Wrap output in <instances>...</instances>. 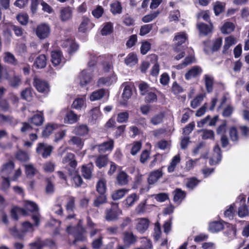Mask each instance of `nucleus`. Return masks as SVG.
<instances>
[{
	"label": "nucleus",
	"mask_w": 249,
	"mask_h": 249,
	"mask_svg": "<svg viewBox=\"0 0 249 249\" xmlns=\"http://www.w3.org/2000/svg\"><path fill=\"white\" fill-rule=\"evenodd\" d=\"M235 205L234 203L231 204L229 208L227 209L224 212V215L225 217L229 218L230 219H233L235 210Z\"/></svg>",
	"instance_id": "nucleus-43"
},
{
	"label": "nucleus",
	"mask_w": 249,
	"mask_h": 249,
	"mask_svg": "<svg viewBox=\"0 0 249 249\" xmlns=\"http://www.w3.org/2000/svg\"><path fill=\"white\" fill-rule=\"evenodd\" d=\"M96 191L98 194H106L107 191V181L104 178H100L96 185Z\"/></svg>",
	"instance_id": "nucleus-20"
},
{
	"label": "nucleus",
	"mask_w": 249,
	"mask_h": 249,
	"mask_svg": "<svg viewBox=\"0 0 249 249\" xmlns=\"http://www.w3.org/2000/svg\"><path fill=\"white\" fill-rule=\"evenodd\" d=\"M86 231L85 229H82V230H73V236L74 239L72 242V244L75 245L78 241H84L86 238L84 235Z\"/></svg>",
	"instance_id": "nucleus-23"
},
{
	"label": "nucleus",
	"mask_w": 249,
	"mask_h": 249,
	"mask_svg": "<svg viewBox=\"0 0 249 249\" xmlns=\"http://www.w3.org/2000/svg\"><path fill=\"white\" fill-rule=\"evenodd\" d=\"M108 157L107 155H100L95 160L96 166L99 169L107 166L108 163Z\"/></svg>",
	"instance_id": "nucleus-21"
},
{
	"label": "nucleus",
	"mask_w": 249,
	"mask_h": 249,
	"mask_svg": "<svg viewBox=\"0 0 249 249\" xmlns=\"http://www.w3.org/2000/svg\"><path fill=\"white\" fill-rule=\"evenodd\" d=\"M200 181L195 177H192L189 179L186 183L188 188L191 190L194 189L199 183Z\"/></svg>",
	"instance_id": "nucleus-56"
},
{
	"label": "nucleus",
	"mask_w": 249,
	"mask_h": 249,
	"mask_svg": "<svg viewBox=\"0 0 249 249\" xmlns=\"http://www.w3.org/2000/svg\"><path fill=\"white\" fill-rule=\"evenodd\" d=\"M229 136L231 140L233 142H237L239 140L238 130L235 126H232L229 130Z\"/></svg>",
	"instance_id": "nucleus-47"
},
{
	"label": "nucleus",
	"mask_w": 249,
	"mask_h": 249,
	"mask_svg": "<svg viewBox=\"0 0 249 249\" xmlns=\"http://www.w3.org/2000/svg\"><path fill=\"white\" fill-rule=\"evenodd\" d=\"M129 118V114L127 112H122L118 114L117 121L119 123L126 122Z\"/></svg>",
	"instance_id": "nucleus-59"
},
{
	"label": "nucleus",
	"mask_w": 249,
	"mask_h": 249,
	"mask_svg": "<svg viewBox=\"0 0 249 249\" xmlns=\"http://www.w3.org/2000/svg\"><path fill=\"white\" fill-rule=\"evenodd\" d=\"M114 142L112 139H109L108 141L96 145L98 147V152L101 154L105 153L107 152H111L114 148Z\"/></svg>",
	"instance_id": "nucleus-8"
},
{
	"label": "nucleus",
	"mask_w": 249,
	"mask_h": 249,
	"mask_svg": "<svg viewBox=\"0 0 249 249\" xmlns=\"http://www.w3.org/2000/svg\"><path fill=\"white\" fill-rule=\"evenodd\" d=\"M223 228L224 225L220 221H214L210 222L209 224V230L213 233L220 231L223 230Z\"/></svg>",
	"instance_id": "nucleus-29"
},
{
	"label": "nucleus",
	"mask_w": 249,
	"mask_h": 249,
	"mask_svg": "<svg viewBox=\"0 0 249 249\" xmlns=\"http://www.w3.org/2000/svg\"><path fill=\"white\" fill-rule=\"evenodd\" d=\"M93 169L94 165L91 162L83 165L81 166V173L83 177L86 179H90L92 178Z\"/></svg>",
	"instance_id": "nucleus-10"
},
{
	"label": "nucleus",
	"mask_w": 249,
	"mask_h": 249,
	"mask_svg": "<svg viewBox=\"0 0 249 249\" xmlns=\"http://www.w3.org/2000/svg\"><path fill=\"white\" fill-rule=\"evenodd\" d=\"M146 200L140 203L135 208V212L137 214H142L145 212Z\"/></svg>",
	"instance_id": "nucleus-57"
},
{
	"label": "nucleus",
	"mask_w": 249,
	"mask_h": 249,
	"mask_svg": "<svg viewBox=\"0 0 249 249\" xmlns=\"http://www.w3.org/2000/svg\"><path fill=\"white\" fill-rule=\"evenodd\" d=\"M113 32V24L111 22H106L101 31L102 36H107L112 34Z\"/></svg>",
	"instance_id": "nucleus-35"
},
{
	"label": "nucleus",
	"mask_w": 249,
	"mask_h": 249,
	"mask_svg": "<svg viewBox=\"0 0 249 249\" xmlns=\"http://www.w3.org/2000/svg\"><path fill=\"white\" fill-rule=\"evenodd\" d=\"M16 157L18 160L21 162H26L29 159L28 154L24 151L18 152L16 154Z\"/></svg>",
	"instance_id": "nucleus-64"
},
{
	"label": "nucleus",
	"mask_w": 249,
	"mask_h": 249,
	"mask_svg": "<svg viewBox=\"0 0 249 249\" xmlns=\"http://www.w3.org/2000/svg\"><path fill=\"white\" fill-rule=\"evenodd\" d=\"M51 57V62L54 67L59 66L62 67L66 63V59L63 56L62 52L60 50L52 51Z\"/></svg>",
	"instance_id": "nucleus-3"
},
{
	"label": "nucleus",
	"mask_w": 249,
	"mask_h": 249,
	"mask_svg": "<svg viewBox=\"0 0 249 249\" xmlns=\"http://www.w3.org/2000/svg\"><path fill=\"white\" fill-rule=\"evenodd\" d=\"M209 23V24H207L203 22H201L197 24V28L200 35L206 36L213 32V24L212 22Z\"/></svg>",
	"instance_id": "nucleus-9"
},
{
	"label": "nucleus",
	"mask_w": 249,
	"mask_h": 249,
	"mask_svg": "<svg viewBox=\"0 0 249 249\" xmlns=\"http://www.w3.org/2000/svg\"><path fill=\"white\" fill-rule=\"evenodd\" d=\"M174 201L177 202L181 201L186 197V194L185 191H182L180 188H177L173 192Z\"/></svg>",
	"instance_id": "nucleus-32"
},
{
	"label": "nucleus",
	"mask_w": 249,
	"mask_h": 249,
	"mask_svg": "<svg viewBox=\"0 0 249 249\" xmlns=\"http://www.w3.org/2000/svg\"><path fill=\"white\" fill-rule=\"evenodd\" d=\"M138 40L137 36L136 34L130 36L126 42V46L127 48L133 47Z\"/></svg>",
	"instance_id": "nucleus-62"
},
{
	"label": "nucleus",
	"mask_w": 249,
	"mask_h": 249,
	"mask_svg": "<svg viewBox=\"0 0 249 249\" xmlns=\"http://www.w3.org/2000/svg\"><path fill=\"white\" fill-rule=\"evenodd\" d=\"M25 207L30 212H37L38 211L37 205L34 202L27 201L25 205Z\"/></svg>",
	"instance_id": "nucleus-55"
},
{
	"label": "nucleus",
	"mask_w": 249,
	"mask_h": 249,
	"mask_svg": "<svg viewBox=\"0 0 249 249\" xmlns=\"http://www.w3.org/2000/svg\"><path fill=\"white\" fill-rule=\"evenodd\" d=\"M171 91L175 95H178L183 91V89L177 81H175L172 84Z\"/></svg>",
	"instance_id": "nucleus-58"
},
{
	"label": "nucleus",
	"mask_w": 249,
	"mask_h": 249,
	"mask_svg": "<svg viewBox=\"0 0 249 249\" xmlns=\"http://www.w3.org/2000/svg\"><path fill=\"white\" fill-rule=\"evenodd\" d=\"M92 79V75L90 72L87 70L82 71L79 75L80 83L82 87L86 86L89 84Z\"/></svg>",
	"instance_id": "nucleus-11"
},
{
	"label": "nucleus",
	"mask_w": 249,
	"mask_h": 249,
	"mask_svg": "<svg viewBox=\"0 0 249 249\" xmlns=\"http://www.w3.org/2000/svg\"><path fill=\"white\" fill-rule=\"evenodd\" d=\"M79 117L72 110L68 111L64 118L65 123L72 124L78 121Z\"/></svg>",
	"instance_id": "nucleus-25"
},
{
	"label": "nucleus",
	"mask_w": 249,
	"mask_h": 249,
	"mask_svg": "<svg viewBox=\"0 0 249 249\" xmlns=\"http://www.w3.org/2000/svg\"><path fill=\"white\" fill-rule=\"evenodd\" d=\"M227 228L228 229L224 232L225 235L230 237L235 236L237 231L236 226L235 225L229 224Z\"/></svg>",
	"instance_id": "nucleus-50"
},
{
	"label": "nucleus",
	"mask_w": 249,
	"mask_h": 249,
	"mask_svg": "<svg viewBox=\"0 0 249 249\" xmlns=\"http://www.w3.org/2000/svg\"><path fill=\"white\" fill-rule=\"evenodd\" d=\"M21 77L20 75H14L8 79L10 86L14 88H18L21 82Z\"/></svg>",
	"instance_id": "nucleus-37"
},
{
	"label": "nucleus",
	"mask_w": 249,
	"mask_h": 249,
	"mask_svg": "<svg viewBox=\"0 0 249 249\" xmlns=\"http://www.w3.org/2000/svg\"><path fill=\"white\" fill-rule=\"evenodd\" d=\"M55 128V126L53 124H48L46 125L42 132V136L44 138L49 136Z\"/></svg>",
	"instance_id": "nucleus-44"
},
{
	"label": "nucleus",
	"mask_w": 249,
	"mask_h": 249,
	"mask_svg": "<svg viewBox=\"0 0 249 249\" xmlns=\"http://www.w3.org/2000/svg\"><path fill=\"white\" fill-rule=\"evenodd\" d=\"M138 199L139 197L136 193L132 194L126 197L125 199L126 204L128 207L132 206Z\"/></svg>",
	"instance_id": "nucleus-63"
},
{
	"label": "nucleus",
	"mask_w": 249,
	"mask_h": 249,
	"mask_svg": "<svg viewBox=\"0 0 249 249\" xmlns=\"http://www.w3.org/2000/svg\"><path fill=\"white\" fill-rule=\"evenodd\" d=\"M234 29V25L231 22H225L222 26L221 30L223 34H228L232 32Z\"/></svg>",
	"instance_id": "nucleus-40"
},
{
	"label": "nucleus",
	"mask_w": 249,
	"mask_h": 249,
	"mask_svg": "<svg viewBox=\"0 0 249 249\" xmlns=\"http://www.w3.org/2000/svg\"><path fill=\"white\" fill-rule=\"evenodd\" d=\"M110 11L113 15L121 14L122 11V7L121 3L117 1L110 5Z\"/></svg>",
	"instance_id": "nucleus-45"
},
{
	"label": "nucleus",
	"mask_w": 249,
	"mask_h": 249,
	"mask_svg": "<svg viewBox=\"0 0 249 249\" xmlns=\"http://www.w3.org/2000/svg\"><path fill=\"white\" fill-rule=\"evenodd\" d=\"M153 28V24H144L141 26L140 29L139 35L141 36H144L148 34Z\"/></svg>",
	"instance_id": "nucleus-48"
},
{
	"label": "nucleus",
	"mask_w": 249,
	"mask_h": 249,
	"mask_svg": "<svg viewBox=\"0 0 249 249\" xmlns=\"http://www.w3.org/2000/svg\"><path fill=\"white\" fill-rule=\"evenodd\" d=\"M89 132V128L86 124H80L77 125L73 130V133L76 135L84 136L87 135Z\"/></svg>",
	"instance_id": "nucleus-24"
},
{
	"label": "nucleus",
	"mask_w": 249,
	"mask_h": 249,
	"mask_svg": "<svg viewBox=\"0 0 249 249\" xmlns=\"http://www.w3.org/2000/svg\"><path fill=\"white\" fill-rule=\"evenodd\" d=\"M138 62L137 55L134 53H129L124 59V63L127 65L135 64Z\"/></svg>",
	"instance_id": "nucleus-42"
},
{
	"label": "nucleus",
	"mask_w": 249,
	"mask_h": 249,
	"mask_svg": "<svg viewBox=\"0 0 249 249\" xmlns=\"http://www.w3.org/2000/svg\"><path fill=\"white\" fill-rule=\"evenodd\" d=\"M25 172L27 177H33L35 175L36 169L32 164H25Z\"/></svg>",
	"instance_id": "nucleus-53"
},
{
	"label": "nucleus",
	"mask_w": 249,
	"mask_h": 249,
	"mask_svg": "<svg viewBox=\"0 0 249 249\" xmlns=\"http://www.w3.org/2000/svg\"><path fill=\"white\" fill-rule=\"evenodd\" d=\"M53 146L44 142H39L36 148V152L41 155L43 159L50 157L53 150Z\"/></svg>",
	"instance_id": "nucleus-4"
},
{
	"label": "nucleus",
	"mask_w": 249,
	"mask_h": 249,
	"mask_svg": "<svg viewBox=\"0 0 249 249\" xmlns=\"http://www.w3.org/2000/svg\"><path fill=\"white\" fill-rule=\"evenodd\" d=\"M63 163L68 164V165L70 166L71 168H67L68 174L69 173L70 170L73 169L77 170L76 168L77 166V162L75 160V155L73 153H67L63 159Z\"/></svg>",
	"instance_id": "nucleus-7"
},
{
	"label": "nucleus",
	"mask_w": 249,
	"mask_h": 249,
	"mask_svg": "<svg viewBox=\"0 0 249 249\" xmlns=\"http://www.w3.org/2000/svg\"><path fill=\"white\" fill-rule=\"evenodd\" d=\"M144 99L146 103H152L157 101L158 97L155 93L150 91L146 94Z\"/></svg>",
	"instance_id": "nucleus-51"
},
{
	"label": "nucleus",
	"mask_w": 249,
	"mask_h": 249,
	"mask_svg": "<svg viewBox=\"0 0 249 249\" xmlns=\"http://www.w3.org/2000/svg\"><path fill=\"white\" fill-rule=\"evenodd\" d=\"M51 32V29L48 24L41 23L37 26L36 33L37 36L40 39H44L48 37Z\"/></svg>",
	"instance_id": "nucleus-5"
},
{
	"label": "nucleus",
	"mask_w": 249,
	"mask_h": 249,
	"mask_svg": "<svg viewBox=\"0 0 249 249\" xmlns=\"http://www.w3.org/2000/svg\"><path fill=\"white\" fill-rule=\"evenodd\" d=\"M202 138L203 140H214V133L213 130L209 129H205L203 131Z\"/></svg>",
	"instance_id": "nucleus-60"
},
{
	"label": "nucleus",
	"mask_w": 249,
	"mask_h": 249,
	"mask_svg": "<svg viewBox=\"0 0 249 249\" xmlns=\"http://www.w3.org/2000/svg\"><path fill=\"white\" fill-rule=\"evenodd\" d=\"M162 173L159 170H155L149 174L147 181L149 184L152 185L155 183L161 177Z\"/></svg>",
	"instance_id": "nucleus-16"
},
{
	"label": "nucleus",
	"mask_w": 249,
	"mask_h": 249,
	"mask_svg": "<svg viewBox=\"0 0 249 249\" xmlns=\"http://www.w3.org/2000/svg\"><path fill=\"white\" fill-rule=\"evenodd\" d=\"M55 164L52 161H47L43 165V171L46 173H52L54 171Z\"/></svg>",
	"instance_id": "nucleus-46"
},
{
	"label": "nucleus",
	"mask_w": 249,
	"mask_h": 249,
	"mask_svg": "<svg viewBox=\"0 0 249 249\" xmlns=\"http://www.w3.org/2000/svg\"><path fill=\"white\" fill-rule=\"evenodd\" d=\"M75 197L72 196L68 198V202L66 205V210L68 213H70L74 212L75 207Z\"/></svg>",
	"instance_id": "nucleus-41"
},
{
	"label": "nucleus",
	"mask_w": 249,
	"mask_h": 249,
	"mask_svg": "<svg viewBox=\"0 0 249 249\" xmlns=\"http://www.w3.org/2000/svg\"><path fill=\"white\" fill-rule=\"evenodd\" d=\"M47 65V57L45 54H39L34 61L33 68L36 69H41L46 67Z\"/></svg>",
	"instance_id": "nucleus-12"
},
{
	"label": "nucleus",
	"mask_w": 249,
	"mask_h": 249,
	"mask_svg": "<svg viewBox=\"0 0 249 249\" xmlns=\"http://www.w3.org/2000/svg\"><path fill=\"white\" fill-rule=\"evenodd\" d=\"M84 100L82 98H78L74 100L71 107L76 109H81L84 105Z\"/></svg>",
	"instance_id": "nucleus-61"
},
{
	"label": "nucleus",
	"mask_w": 249,
	"mask_h": 249,
	"mask_svg": "<svg viewBox=\"0 0 249 249\" xmlns=\"http://www.w3.org/2000/svg\"><path fill=\"white\" fill-rule=\"evenodd\" d=\"M205 85L208 93H211L213 91V79L209 75H204Z\"/></svg>",
	"instance_id": "nucleus-36"
},
{
	"label": "nucleus",
	"mask_w": 249,
	"mask_h": 249,
	"mask_svg": "<svg viewBox=\"0 0 249 249\" xmlns=\"http://www.w3.org/2000/svg\"><path fill=\"white\" fill-rule=\"evenodd\" d=\"M28 121L36 126H41L44 121L43 113L40 112L34 115L32 117L28 119Z\"/></svg>",
	"instance_id": "nucleus-14"
},
{
	"label": "nucleus",
	"mask_w": 249,
	"mask_h": 249,
	"mask_svg": "<svg viewBox=\"0 0 249 249\" xmlns=\"http://www.w3.org/2000/svg\"><path fill=\"white\" fill-rule=\"evenodd\" d=\"M225 9V3H222L219 1L215 2L213 6V11L216 16H219L223 12Z\"/></svg>",
	"instance_id": "nucleus-34"
},
{
	"label": "nucleus",
	"mask_w": 249,
	"mask_h": 249,
	"mask_svg": "<svg viewBox=\"0 0 249 249\" xmlns=\"http://www.w3.org/2000/svg\"><path fill=\"white\" fill-rule=\"evenodd\" d=\"M17 19L22 25H26L28 23L29 16L26 13L19 14L17 16Z\"/></svg>",
	"instance_id": "nucleus-54"
},
{
	"label": "nucleus",
	"mask_w": 249,
	"mask_h": 249,
	"mask_svg": "<svg viewBox=\"0 0 249 249\" xmlns=\"http://www.w3.org/2000/svg\"><path fill=\"white\" fill-rule=\"evenodd\" d=\"M68 174L72 178L76 186L80 187L82 185L83 181L81 177L79 174L78 170L73 169L70 170Z\"/></svg>",
	"instance_id": "nucleus-19"
},
{
	"label": "nucleus",
	"mask_w": 249,
	"mask_h": 249,
	"mask_svg": "<svg viewBox=\"0 0 249 249\" xmlns=\"http://www.w3.org/2000/svg\"><path fill=\"white\" fill-rule=\"evenodd\" d=\"M180 161V157L179 155H175L172 159L167 168L168 173H172L175 171L177 165Z\"/></svg>",
	"instance_id": "nucleus-30"
},
{
	"label": "nucleus",
	"mask_w": 249,
	"mask_h": 249,
	"mask_svg": "<svg viewBox=\"0 0 249 249\" xmlns=\"http://www.w3.org/2000/svg\"><path fill=\"white\" fill-rule=\"evenodd\" d=\"M164 117V113L160 112L158 114L153 116L151 119V123L154 125H157L162 122Z\"/></svg>",
	"instance_id": "nucleus-52"
},
{
	"label": "nucleus",
	"mask_w": 249,
	"mask_h": 249,
	"mask_svg": "<svg viewBox=\"0 0 249 249\" xmlns=\"http://www.w3.org/2000/svg\"><path fill=\"white\" fill-rule=\"evenodd\" d=\"M137 241V237L132 232L125 231L124 233V242L128 245L134 244Z\"/></svg>",
	"instance_id": "nucleus-31"
},
{
	"label": "nucleus",
	"mask_w": 249,
	"mask_h": 249,
	"mask_svg": "<svg viewBox=\"0 0 249 249\" xmlns=\"http://www.w3.org/2000/svg\"><path fill=\"white\" fill-rule=\"evenodd\" d=\"M106 90L104 89H100L93 91L89 96L91 101H95L102 99L105 95Z\"/></svg>",
	"instance_id": "nucleus-28"
},
{
	"label": "nucleus",
	"mask_w": 249,
	"mask_h": 249,
	"mask_svg": "<svg viewBox=\"0 0 249 249\" xmlns=\"http://www.w3.org/2000/svg\"><path fill=\"white\" fill-rule=\"evenodd\" d=\"M202 69L198 66H194L185 74L186 80H190L193 77H196L202 72Z\"/></svg>",
	"instance_id": "nucleus-17"
},
{
	"label": "nucleus",
	"mask_w": 249,
	"mask_h": 249,
	"mask_svg": "<svg viewBox=\"0 0 249 249\" xmlns=\"http://www.w3.org/2000/svg\"><path fill=\"white\" fill-rule=\"evenodd\" d=\"M151 44L148 41L144 40L142 42V45L140 48L141 53L142 55L146 54L151 49Z\"/></svg>",
	"instance_id": "nucleus-49"
},
{
	"label": "nucleus",
	"mask_w": 249,
	"mask_h": 249,
	"mask_svg": "<svg viewBox=\"0 0 249 249\" xmlns=\"http://www.w3.org/2000/svg\"><path fill=\"white\" fill-rule=\"evenodd\" d=\"M21 97L28 101H30L33 98L32 89L31 88H26L21 92Z\"/></svg>",
	"instance_id": "nucleus-38"
},
{
	"label": "nucleus",
	"mask_w": 249,
	"mask_h": 249,
	"mask_svg": "<svg viewBox=\"0 0 249 249\" xmlns=\"http://www.w3.org/2000/svg\"><path fill=\"white\" fill-rule=\"evenodd\" d=\"M89 24L93 26H94L93 24L90 23V19L89 18L85 16H83L82 20L78 27V31L83 33H86Z\"/></svg>",
	"instance_id": "nucleus-27"
},
{
	"label": "nucleus",
	"mask_w": 249,
	"mask_h": 249,
	"mask_svg": "<svg viewBox=\"0 0 249 249\" xmlns=\"http://www.w3.org/2000/svg\"><path fill=\"white\" fill-rule=\"evenodd\" d=\"M174 39L177 41L174 48V51L175 52H179L182 50H185L184 46H182L187 39V36L185 33H178L175 36Z\"/></svg>",
	"instance_id": "nucleus-6"
},
{
	"label": "nucleus",
	"mask_w": 249,
	"mask_h": 249,
	"mask_svg": "<svg viewBox=\"0 0 249 249\" xmlns=\"http://www.w3.org/2000/svg\"><path fill=\"white\" fill-rule=\"evenodd\" d=\"M33 85L38 92L46 94L50 91L49 83L41 79L35 77L33 79Z\"/></svg>",
	"instance_id": "nucleus-2"
},
{
	"label": "nucleus",
	"mask_w": 249,
	"mask_h": 249,
	"mask_svg": "<svg viewBox=\"0 0 249 249\" xmlns=\"http://www.w3.org/2000/svg\"><path fill=\"white\" fill-rule=\"evenodd\" d=\"M111 207L106 210L105 218L107 221H112L117 220L119 216L122 214V211L119 207L118 203L111 202Z\"/></svg>",
	"instance_id": "nucleus-1"
},
{
	"label": "nucleus",
	"mask_w": 249,
	"mask_h": 249,
	"mask_svg": "<svg viewBox=\"0 0 249 249\" xmlns=\"http://www.w3.org/2000/svg\"><path fill=\"white\" fill-rule=\"evenodd\" d=\"M150 221L146 218L138 219V222L136 226V229L140 233H144L148 228Z\"/></svg>",
	"instance_id": "nucleus-13"
},
{
	"label": "nucleus",
	"mask_w": 249,
	"mask_h": 249,
	"mask_svg": "<svg viewBox=\"0 0 249 249\" xmlns=\"http://www.w3.org/2000/svg\"><path fill=\"white\" fill-rule=\"evenodd\" d=\"M0 120L2 123H8L12 126H15L18 123V120L11 116L0 114Z\"/></svg>",
	"instance_id": "nucleus-26"
},
{
	"label": "nucleus",
	"mask_w": 249,
	"mask_h": 249,
	"mask_svg": "<svg viewBox=\"0 0 249 249\" xmlns=\"http://www.w3.org/2000/svg\"><path fill=\"white\" fill-rule=\"evenodd\" d=\"M14 167V162L12 160H9L2 165L1 171L7 175H9L13 171Z\"/></svg>",
	"instance_id": "nucleus-33"
},
{
	"label": "nucleus",
	"mask_w": 249,
	"mask_h": 249,
	"mask_svg": "<svg viewBox=\"0 0 249 249\" xmlns=\"http://www.w3.org/2000/svg\"><path fill=\"white\" fill-rule=\"evenodd\" d=\"M72 11L70 6L63 7L60 11V19L62 21H66L72 18Z\"/></svg>",
	"instance_id": "nucleus-18"
},
{
	"label": "nucleus",
	"mask_w": 249,
	"mask_h": 249,
	"mask_svg": "<svg viewBox=\"0 0 249 249\" xmlns=\"http://www.w3.org/2000/svg\"><path fill=\"white\" fill-rule=\"evenodd\" d=\"M107 194H98L93 201V205L95 207L99 208L101 205L106 204L107 202Z\"/></svg>",
	"instance_id": "nucleus-22"
},
{
	"label": "nucleus",
	"mask_w": 249,
	"mask_h": 249,
	"mask_svg": "<svg viewBox=\"0 0 249 249\" xmlns=\"http://www.w3.org/2000/svg\"><path fill=\"white\" fill-rule=\"evenodd\" d=\"M128 190L126 189H118L112 194V198L114 200L120 199L124 196Z\"/></svg>",
	"instance_id": "nucleus-39"
},
{
	"label": "nucleus",
	"mask_w": 249,
	"mask_h": 249,
	"mask_svg": "<svg viewBox=\"0 0 249 249\" xmlns=\"http://www.w3.org/2000/svg\"><path fill=\"white\" fill-rule=\"evenodd\" d=\"M128 175L124 171H120L116 176V183L120 186H124L128 183Z\"/></svg>",
	"instance_id": "nucleus-15"
}]
</instances>
